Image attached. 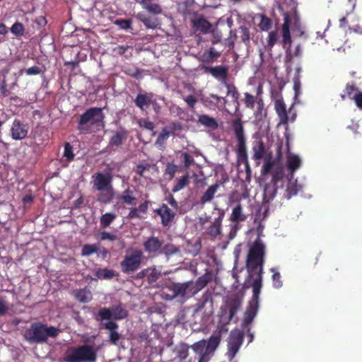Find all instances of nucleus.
Segmentation results:
<instances>
[{
  "instance_id": "obj_2",
  "label": "nucleus",
  "mask_w": 362,
  "mask_h": 362,
  "mask_svg": "<svg viewBox=\"0 0 362 362\" xmlns=\"http://www.w3.org/2000/svg\"><path fill=\"white\" fill-rule=\"evenodd\" d=\"M59 333V329L52 326H47L37 322L33 324L25 332V338L30 343H43L49 337L54 338Z\"/></svg>"
},
{
  "instance_id": "obj_10",
  "label": "nucleus",
  "mask_w": 362,
  "mask_h": 362,
  "mask_svg": "<svg viewBox=\"0 0 362 362\" xmlns=\"http://www.w3.org/2000/svg\"><path fill=\"white\" fill-rule=\"evenodd\" d=\"M28 124L19 119H15L11 127V135L13 140H22L28 133Z\"/></svg>"
},
{
  "instance_id": "obj_25",
  "label": "nucleus",
  "mask_w": 362,
  "mask_h": 362,
  "mask_svg": "<svg viewBox=\"0 0 362 362\" xmlns=\"http://www.w3.org/2000/svg\"><path fill=\"white\" fill-rule=\"evenodd\" d=\"M223 218V214L216 218L213 224L208 228L207 233L213 238H216L221 234V221Z\"/></svg>"
},
{
  "instance_id": "obj_3",
  "label": "nucleus",
  "mask_w": 362,
  "mask_h": 362,
  "mask_svg": "<svg viewBox=\"0 0 362 362\" xmlns=\"http://www.w3.org/2000/svg\"><path fill=\"white\" fill-rule=\"evenodd\" d=\"M98 348L95 346L84 344L69 349L64 357V362H95Z\"/></svg>"
},
{
  "instance_id": "obj_48",
  "label": "nucleus",
  "mask_w": 362,
  "mask_h": 362,
  "mask_svg": "<svg viewBox=\"0 0 362 362\" xmlns=\"http://www.w3.org/2000/svg\"><path fill=\"white\" fill-rule=\"evenodd\" d=\"M271 272L273 273L272 281L274 287L276 288L281 287L282 282L281 281V275L279 272L275 268H272Z\"/></svg>"
},
{
  "instance_id": "obj_24",
  "label": "nucleus",
  "mask_w": 362,
  "mask_h": 362,
  "mask_svg": "<svg viewBox=\"0 0 362 362\" xmlns=\"http://www.w3.org/2000/svg\"><path fill=\"white\" fill-rule=\"evenodd\" d=\"M275 110L278 114L280 122L286 124L288 122V117L286 111L284 103L281 100H276L275 101Z\"/></svg>"
},
{
  "instance_id": "obj_43",
  "label": "nucleus",
  "mask_w": 362,
  "mask_h": 362,
  "mask_svg": "<svg viewBox=\"0 0 362 362\" xmlns=\"http://www.w3.org/2000/svg\"><path fill=\"white\" fill-rule=\"evenodd\" d=\"M195 27L203 32H208L211 29V24L204 18H199L194 22Z\"/></svg>"
},
{
  "instance_id": "obj_14",
  "label": "nucleus",
  "mask_w": 362,
  "mask_h": 362,
  "mask_svg": "<svg viewBox=\"0 0 362 362\" xmlns=\"http://www.w3.org/2000/svg\"><path fill=\"white\" fill-rule=\"evenodd\" d=\"M156 212L160 216L162 223L164 226L169 225L175 216V213L165 204H163L159 209H156Z\"/></svg>"
},
{
  "instance_id": "obj_45",
  "label": "nucleus",
  "mask_w": 362,
  "mask_h": 362,
  "mask_svg": "<svg viewBox=\"0 0 362 362\" xmlns=\"http://www.w3.org/2000/svg\"><path fill=\"white\" fill-rule=\"evenodd\" d=\"M127 137V134L124 131H119L116 133L115 136H113L111 139L110 143L112 145H119L120 144L123 140H124Z\"/></svg>"
},
{
  "instance_id": "obj_28",
  "label": "nucleus",
  "mask_w": 362,
  "mask_h": 362,
  "mask_svg": "<svg viewBox=\"0 0 362 362\" xmlns=\"http://www.w3.org/2000/svg\"><path fill=\"white\" fill-rule=\"evenodd\" d=\"M100 194H99L98 199V201L107 204L110 202V201L114 198L115 192L113 190V187H109L107 189H105L102 191H100Z\"/></svg>"
},
{
  "instance_id": "obj_44",
  "label": "nucleus",
  "mask_w": 362,
  "mask_h": 362,
  "mask_svg": "<svg viewBox=\"0 0 362 362\" xmlns=\"http://www.w3.org/2000/svg\"><path fill=\"white\" fill-rule=\"evenodd\" d=\"M116 218V215L112 213H106L101 216L100 223L103 227L109 226L112 222Z\"/></svg>"
},
{
  "instance_id": "obj_50",
  "label": "nucleus",
  "mask_w": 362,
  "mask_h": 362,
  "mask_svg": "<svg viewBox=\"0 0 362 362\" xmlns=\"http://www.w3.org/2000/svg\"><path fill=\"white\" fill-rule=\"evenodd\" d=\"M357 90V88L353 84H347L344 90V93L341 94V98L344 100L346 98H351L352 94Z\"/></svg>"
},
{
  "instance_id": "obj_31",
  "label": "nucleus",
  "mask_w": 362,
  "mask_h": 362,
  "mask_svg": "<svg viewBox=\"0 0 362 362\" xmlns=\"http://www.w3.org/2000/svg\"><path fill=\"white\" fill-rule=\"evenodd\" d=\"M218 188V185H214L210 186L207 190L205 192L204 195L201 198V203L204 204L206 202H209L213 199L215 193L217 192Z\"/></svg>"
},
{
  "instance_id": "obj_11",
  "label": "nucleus",
  "mask_w": 362,
  "mask_h": 362,
  "mask_svg": "<svg viewBox=\"0 0 362 362\" xmlns=\"http://www.w3.org/2000/svg\"><path fill=\"white\" fill-rule=\"evenodd\" d=\"M93 188L98 191L112 187V177L109 174L97 173L93 175Z\"/></svg>"
},
{
  "instance_id": "obj_18",
  "label": "nucleus",
  "mask_w": 362,
  "mask_h": 362,
  "mask_svg": "<svg viewBox=\"0 0 362 362\" xmlns=\"http://www.w3.org/2000/svg\"><path fill=\"white\" fill-rule=\"evenodd\" d=\"M302 160L300 158L294 153H288L287 155V166L290 170V175H293V173L300 168Z\"/></svg>"
},
{
  "instance_id": "obj_6",
  "label": "nucleus",
  "mask_w": 362,
  "mask_h": 362,
  "mask_svg": "<svg viewBox=\"0 0 362 362\" xmlns=\"http://www.w3.org/2000/svg\"><path fill=\"white\" fill-rule=\"evenodd\" d=\"M243 335L239 330H233L228 338V358L231 361L238 352L243 344Z\"/></svg>"
},
{
  "instance_id": "obj_23",
  "label": "nucleus",
  "mask_w": 362,
  "mask_h": 362,
  "mask_svg": "<svg viewBox=\"0 0 362 362\" xmlns=\"http://www.w3.org/2000/svg\"><path fill=\"white\" fill-rule=\"evenodd\" d=\"M153 102L152 94H139L137 95L135 103L136 105L141 109L144 110L147 108L148 105Z\"/></svg>"
},
{
  "instance_id": "obj_63",
  "label": "nucleus",
  "mask_w": 362,
  "mask_h": 362,
  "mask_svg": "<svg viewBox=\"0 0 362 362\" xmlns=\"http://www.w3.org/2000/svg\"><path fill=\"white\" fill-rule=\"evenodd\" d=\"M8 310V305L2 300H0V316H3Z\"/></svg>"
},
{
  "instance_id": "obj_38",
  "label": "nucleus",
  "mask_w": 362,
  "mask_h": 362,
  "mask_svg": "<svg viewBox=\"0 0 362 362\" xmlns=\"http://www.w3.org/2000/svg\"><path fill=\"white\" fill-rule=\"evenodd\" d=\"M171 132L168 128H164L158 136L155 145L159 148H162L165 141L169 138Z\"/></svg>"
},
{
  "instance_id": "obj_55",
  "label": "nucleus",
  "mask_w": 362,
  "mask_h": 362,
  "mask_svg": "<svg viewBox=\"0 0 362 362\" xmlns=\"http://www.w3.org/2000/svg\"><path fill=\"white\" fill-rule=\"evenodd\" d=\"M64 156L68 160H71L74 158V153L72 146L69 144H66L64 147Z\"/></svg>"
},
{
  "instance_id": "obj_9",
  "label": "nucleus",
  "mask_w": 362,
  "mask_h": 362,
  "mask_svg": "<svg viewBox=\"0 0 362 362\" xmlns=\"http://www.w3.org/2000/svg\"><path fill=\"white\" fill-rule=\"evenodd\" d=\"M127 315V310L120 305L112 307L111 309L103 308L99 311L101 320H108L112 317L115 320H121L126 317Z\"/></svg>"
},
{
  "instance_id": "obj_21",
  "label": "nucleus",
  "mask_w": 362,
  "mask_h": 362,
  "mask_svg": "<svg viewBox=\"0 0 362 362\" xmlns=\"http://www.w3.org/2000/svg\"><path fill=\"white\" fill-rule=\"evenodd\" d=\"M245 103L247 107H249V108H254L255 103H257L258 110L255 113V117L257 119H260L259 114L262 109V105H263L262 102L260 100L257 102V100L255 96H253L247 93H245Z\"/></svg>"
},
{
  "instance_id": "obj_40",
  "label": "nucleus",
  "mask_w": 362,
  "mask_h": 362,
  "mask_svg": "<svg viewBox=\"0 0 362 362\" xmlns=\"http://www.w3.org/2000/svg\"><path fill=\"white\" fill-rule=\"evenodd\" d=\"M162 272L161 268L152 267L148 269L147 279L150 283L155 282L160 276Z\"/></svg>"
},
{
  "instance_id": "obj_16",
  "label": "nucleus",
  "mask_w": 362,
  "mask_h": 362,
  "mask_svg": "<svg viewBox=\"0 0 362 362\" xmlns=\"http://www.w3.org/2000/svg\"><path fill=\"white\" fill-rule=\"evenodd\" d=\"M242 300L239 297L230 298L226 302V308L228 310V320H231L234 315L241 305Z\"/></svg>"
},
{
  "instance_id": "obj_26",
  "label": "nucleus",
  "mask_w": 362,
  "mask_h": 362,
  "mask_svg": "<svg viewBox=\"0 0 362 362\" xmlns=\"http://www.w3.org/2000/svg\"><path fill=\"white\" fill-rule=\"evenodd\" d=\"M282 40L283 43L286 45H288L289 46L291 44V38L289 30V23H288V16H285L284 17V23L282 25Z\"/></svg>"
},
{
  "instance_id": "obj_12",
  "label": "nucleus",
  "mask_w": 362,
  "mask_h": 362,
  "mask_svg": "<svg viewBox=\"0 0 362 362\" xmlns=\"http://www.w3.org/2000/svg\"><path fill=\"white\" fill-rule=\"evenodd\" d=\"M192 281H187L183 284H175L173 286L174 291L177 292V297L189 298L194 294L192 293L193 288L192 286Z\"/></svg>"
},
{
  "instance_id": "obj_15",
  "label": "nucleus",
  "mask_w": 362,
  "mask_h": 362,
  "mask_svg": "<svg viewBox=\"0 0 362 362\" xmlns=\"http://www.w3.org/2000/svg\"><path fill=\"white\" fill-rule=\"evenodd\" d=\"M162 244L163 242L158 238L151 237L144 243V246L148 253L156 255L159 252Z\"/></svg>"
},
{
  "instance_id": "obj_33",
  "label": "nucleus",
  "mask_w": 362,
  "mask_h": 362,
  "mask_svg": "<svg viewBox=\"0 0 362 362\" xmlns=\"http://www.w3.org/2000/svg\"><path fill=\"white\" fill-rule=\"evenodd\" d=\"M119 199L122 200L125 204L131 206H135L136 204V199L133 195V192L127 189L119 197Z\"/></svg>"
},
{
  "instance_id": "obj_36",
  "label": "nucleus",
  "mask_w": 362,
  "mask_h": 362,
  "mask_svg": "<svg viewBox=\"0 0 362 362\" xmlns=\"http://www.w3.org/2000/svg\"><path fill=\"white\" fill-rule=\"evenodd\" d=\"M173 286L174 283H172L163 288L162 291V296L165 300H170L177 297L176 293L177 292H174Z\"/></svg>"
},
{
  "instance_id": "obj_51",
  "label": "nucleus",
  "mask_w": 362,
  "mask_h": 362,
  "mask_svg": "<svg viewBox=\"0 0 362 362\" xmlns=\"http://www.w3.org/2000/svg\"><path fill=\"white\" fill-rule=\"evenodd\" d=\"M12 34L16 36H21L24 33V27L21 23H15L11 28Z\"/></svg>"
},
{
  "instance_id": "obj_19",
  "label": "nucleus",
  "mask_w": 362,
  "mask_h": 362,
  "mask_svg": "<svg viewBox=\"0 0 362 362\" xmlns=\"http://www.w3.org/2000/svg\"><path fill=\"white\" fill-rule=\"evenodd\" d=\"M235 132L238 141V149L240 154L246 153V144L243 134V128L241 124H235Z\"/></svg>"
},
{
  "instance_id": "obj_60",
  "label": "nucleus",
  "mask_w": 362,
  "mask_h": 362,
  "mask_svg": "<svg viewBox=\"0 0 362 362\" xmlns=\"http://www.w3.org/2000/svg\"><path fill=\"white\" fill-rule=\"evenodd\" d=\"M177 170V166L174 164H168L165 168V173L170 175V177H173Z\"/></svg>"
},
{
  "instance_id": "obj_64",
  "label": "nucleus",
  "mask_w": 362,
  "mask_h": 362,
  "mask_svg": "<svg viewBox=\"0 0 362 362\" xmlns=\"http://www.w3.org/2000/svg\"><path fill=\"white\" fill-rule=\"evenodd\" d=\"M293 89L295 91V97L300 93V83L298 79L294 81Z\"/></svg>"
},
{
  "instance_id": "obj_29",
  "label": "nucleus",
  "mask_w": 362,
  "mask_h": 362,
  "mask_svg": "<svg viewBox=\"0 0 362 362\" xmlns=\"http://www.w3.org/2000/svg\"><path fill=\"white\" fill-rule=\"evenodd\" d=\"M143 8L147 10L148 12L158 14L161 13L160 7L151 0H142L140 2Z\"/></svg>"
},
{
  "instance_id": "obj_20",
  "label": "nucleus",
  "mask_w": 362,
  "mask_h": 362,
  "mask_svg": "<svg viewBox=\"0 0 362 362\" xmlns=\"http://www.w3.org/2000/svg\"><path fill=\"white\" fill-rule=\"evenodd\" d=\"M211 275L209 273H206L202 276H200L195 282L192 281V286L193 288L192 293L194 294L197 293L199 291H201L206 284L211 281Z\"/></svg>"
},
{
  "instance_id": "obj_57",
  "label": "nucleus",
  "mask_w": 362,
  "mask_h": 362,
  "mask_svg": "<svg viewBox=\"0 0 362 362\" xmlns=\"http://www.w3.org/2000/svg\"><path fill=\"white\" fill-rule=\"evenodd\" d=\"M115 23L122 29H129L131 28V21L129 20H117Z\"/></svg>"
},
{
  "instance_id": "obj_53",
  "label": "nucleus",
  "mask_w": 362,
  "mask_h": 362,
  "mask_svg": "<svg viewBox=\"0 0 362 362\" xmlns=\"http://www.w3.org/2000/svg\"><path fill=\"white\" fill-rule=\"evenodd\" d=\"M278 40V34L276 31L269 33L267 37V46L272 47Z\"/></svg>"
},
{
  "instance_id": "obj_49",
  "label": "nucleus",
  "mask_w": 362,
  "mask_h": 362,
  "mask_svg": "<svg viewBox=\"0 0 362 362\" xmlns=\"http://www.w3.org/2000/svg\"><path fill=\"white\" fill-rule=\"evenodd\" d=\"M276 194V189L273 186H266L264 192V199L267 202L272 199Z\"/></svg>"
},
{
  "instance_id": "obj_46",
  "label": "nucleus",
  "mask_w": 362,
  "mask_h": 362,
  "mask_svg": "<svg viewBox=\"0 0 362 362\" xmlns=\"http://www.w3.org/2000/svg\"><path fill=\"white\" fill-rule=\"evenodd\" d=\"M226 87L227 88V95L232 98L234 103L238 104V93L236 88L228 83L225 82Z\"/></svg>"
},
{
  "instance_id": "obj_58",
  "label": "nucleus",
  "mask_w": 362,
  "mask_h": 362,
  "mask_svg": "<svg viewBox=\"0 0 362 362\" xmlns=\"http://www.w3.org/2000/svg\"><path fill=\"white\" fill-rule=\"evenodd\" d=\"M182 157L183 158L185 167H189L194 163L193 158L187 153H183Z\"/></svg>"
},
{
  "instance_id": "obj_32",
  "label": "nucleus",
  "mask_w": 362,
  "mask_h": 362,
  "mask_svg": "<svg viewBox=\"0 0 362 362\" xmlns=\"http://www.w3.org/2000/svg\"><path fill=\"white\" fill-rule=\"evenodd\" d=\"M230 221L236 223L245 220V216L243 214V208L240 204H238L232 211L230 216Z\"/></svg>"
},
{
  "instance_id": "obj_13",
  "label": "nucleus",
  "mask_w": 362,
  "mask_h": 362,
  "mask_svg": "<svg viewBox=\"0 0 362 362\" xmlns=\"http://www.w3.org/2000/svg\"><path fill=\"white\" fill-rule=\"evenodd\" d=\"M204 309H205L207 315H211L213 313L212 298L209 293H205L202 296V301L198 305L196 312L202 313Z\"/></svg>"
},
{
  "instance_id": "obj_7",
  "label": "nucleus",
  "mask_w": 362,
  "mask_h": 362,
  "mask_svg": "<svg viewBox=\"0 0 362 362\" xmlns=\"http://www.w3.org/2000/svg\"><path fill=\"white\" fill-rule=\"evenodd\" d=\"M142 255L141 250H136L131 254L126 255L121 263L122 271L124 273H129L139 269L141 265Z\"/></svg>"
},
{
  "instance_id": "obj_1",
  "label": "nucleus",
  "mask_w": 362,
  "mask_h": 362,
  "mask_svg": "<svg viewBox=\"0 0 362 362\" xmlns=\"http://www.w3.org/2000/svg\"><path fill=\"white\" fill-rule=\"evenodd\" d=\"M265 247L258 238L251 246L247 257L246 267L247 278L246 284L252 287L253 295L245 313L243 321L244 329L252 322L259 308V296L262 282V265Z\"/></svg>"
},
{
  "instance_id": "obj_37",
  "label": "nucleus",
  "mask_w": 362,
  "mask_h": 362,
  "mask_svg": "<svg viewBox=\"0 0 362 362\" xmlns=\"http://www.w3.org/2000/svg\"><path fill=\"white\" fill-rule=\"evenodd\" d=\"M76 298L82 303H87L92 299V293L89 290L81 289L76 292Z\"/></svg>"
},
{
  "instance_id": "obj_4",
  "label": "nucleus",
  "mask_w": 362,
  "mask_h": 362,
  "mask_svg": "<svg viewBox=\"0 0 362 362\" xmlns=\"http://www.w3.org/2000/svg\"><path fill=\"white\" fill-rule=\"evenodd\" d=\"M220 343L217 336H211L209 340H200L191 346L195 353L198 362H209Z\"/></svg>"
},
{
  "instance_id": "obj_54",
  "label": "nucleus",
  "mask_w": 362,
  "mask_h": 362,
  "mask_svg": "<svg viewBox=\"0 0 362 362\" xmlns=\"http://www.w3.org/2000/svg\"><path fill=\"white\" fill-rule=\"evenodd\" d=\"M138 122L141 127L148 130H153L154 129V124L146 119H140Z\"/></svg>"
},
{
  "instance_id": "obj_17",
  "label": "nucleus",
  "mask_w": 362,
  "mask_h": 362,
  "mask_svg": "<svg viewBox=\"0 0 362 362\" xmlns=\"http://www.w3.org/2000/svg\"><path fill=\"white\" fill-rule=\"evenodd\" d=\"M303 187L301 185L298 183L296 179H294L293 175H290L286 185V193L288 198H291L292 196H295L297 193L302 189Z\"/></svg>"
},
{
  "instance_id": "obj_34",
  "label": "nucleus",
  "mask_w": 362,
  "mask_h": 362,
  "mask_svg": "<svg viewBox=\"0 0 362 362\" xmlns=\"http://www.w3.org/2000/svg\"><path fill=\"white\" fill-rule=\"evenodd\" d=\"M137 18L141 21H142L145 26L148 28L155 29L159 24L156 18L144 17L143 14L141 13H138Z\"/></svg>"
},
{
  "instance_id": "obj_22",
  "label": "nucleus",
  "mask_w": 362,
  "mask_h": 362,
  "mask_svg": "<svg viewBox=\"0 0 362 362\" xmlns=\"http://www.w3.org/2000/svg\"><path fill=\"white\" fill-rule=\"evenodd\" d=\"M204 103L206 105L209 106L210 108L213 107H218L219 105L221 106H223L226 104L227 100L225 98L219 97L214 94H211L209 96L206 97L204 99Z\"/></svg>"
},
{
  "instance_id": "obj_59",
  "label": "nucleus",
  "mask_w": 362,
  "mask_h": 362,
  "mask_svg": "<svg viewBox=\"0 0 362 362\" xmlns=\"http://www.w3.org/2000/svg\"><path fill=\"white\" fill-rule=\"evenodd\" d=\"M27 75H37L40 74L41 69L38 66H34L25 70Z\"/></svg>"
},
{
  "instance_id": "obj_47",
  "label": "nucleus",
  "mask_w": 362,
  "mask_h": 362,
  "mask_svg": "<svg viewBox=\"0 0 362 362\" xmlns=\"http://www.w3.org/2000/svg\"><path fill=\"white\" fill-rule=\"evenodd\" d=\"M98 249V247L96 245H84L82 248L81 255L83 256H90L97 252Z\"/></svg>"
},
{
  "instance_id": "obj_39",
  "label": "nucleus",
  "mask_w": 362,
  "mask_h": 362,
  "mask_svg": "<svg viewBox=\"0 0 362 362\" xmlns=\"http://www.w3.org/2000/svg\"><path fill=\"white\" fill-rule=\"evenodd\" d=\"M95 275L98 279H110L115 276V272L107 269H100L95 272Z\"/></svg>"
},
{
  "instance_id": "obj_52",
  "label": "nucleus",
  "mask_w": 362,
  "mask_h": 362,
  "mask_svg": "<svg viewBox=\"0 0 362 362\" xmlns=\"http://www.w3.org/2000/svg\"><path fill=\"white\" fill-rule=\"evenodd\" d=\"M259 26L261 30L267 31L271 28L272 21L269 18L262 16Z\"/></svg>"
},
{
  "instance_id": "obj_42",
  "label": "nucleus",
  "mask_w": 362,
  "mask_h": 362,
  "mask_svg": "<svg viewBox=\"0 0 362 362\" xmlns=\"http://www.w3.org/2000/svg\"><path fill=\"white\" fill-rule=\"evenodd\" d=\"M189 183V177L187 175L182 176L177 179V183L173 188V192H177L182 189L185 187H186Z\"/></svg>"
},
{
  "instance_id": "obj_62",
  "label": "nucleus",
  "mask_w": 362,
  "mask_h": 362,
  "mask_svg": "<svg viewBox=\"0 0 362 362\" xmlns=\"http://www.w3.org/2000/svg\"><path fill=\"white\" fill-rule=\"evenodd\" d=\"M230 233H229V238L230 240H232L236 235L237 231L238 230V224L235 223V224L230 225Z\"/></svg>"
},
{
  "instance_id": "obj_30",
  "label": "nucleus",
  "mask_w": 362,
  "mask_h": 362,
  "mask_svg": "<svg viewBox=\"0 0 362 362\" xmlns=\"http://www.w3.org/2000/svg\"><path fill=\"white\" fill-rule=\"evenodd\" d=\"M105 328L110 331V340L116 344L119 339V334L117 332V325L112 321H108L105 325Z\"/></svg>"
},
{
  "instance_id": "obj_27",
  "label": "nucleus",
  "mask_w": 362,
  "mask_h": 362,
  "mask_svg": "<svg viewBox=\"0 0 362 362\" xmlns=\"http://www.w3.org/2000/svg\"><path fill=\"white\" fill-rule=\"evenodd\" d=\"M209 73L216 78L223 80L226 79L228 70L223 66L211 67L209 69Z\"/></svg>"
},
{
  "instance_id": "obj_56",
  "label": "nucleus",
  "mask_w": 362,
  "mask_h": 362,
  "mask_svg": "<svg viewBox=\"0 0 362 362\" xmlns=\"http://www.w3.org/2000/svg\"><path fill=\"white\" fill-rule=\"evenodd\" d=\"M351 98L354 100L356 105L362 110V92L357 91Z\"/></svg>"
},
{
  "instance_id": "obj_35",
  "label": "nucleus",
  "mask_w": 362,
  "mask_h": 362,
  "mask_svg": "<svg viewBox=\"0 0 362 362\" xmlns=\"http://www.w3.org/2000/svg\"><path fill=\"white\" fill-rule=\"evenodd\" d=\"M199 122L202 125L211 129H216L218 127L216 121L214 118L206 115H202L199 117Z\"/></svg>"
},
{
  "instance_id": "obj_41",
  "label": "nucleus",
  "mask_w": 362,
  "mask_h": 362,
  "mask_svg": "<svg viewBox=\"0 0 362 362\" xmlns=\"http://www.w3.org/2000/svg\"><path fill=\"white\" fill-rule=\"evenodd\" d=\"M253 158L255 160H260L264 154V148L262 142H257L254 145L253 148Z\"/></svg>"
},
{
  "instance_id": "obj_5",
  "label": "nucleus",
  "mask_w": 362,
  "mask_h": 362,
  "mask_svg": "<svg viewBox=\"0 0 362 362\" xmlns=\"http://www.w3.org/2000/svg\"><path fill=\"white\" fill-rule=\"evenodd\" d=\"M103 119L100 108H90L81 115L78 128L83 132L93 131L103 125Z\"/></svg>"
},
{
  "instance_id": "obj_8",
  "label": "nucleus",
  "mask_w": 362,
  "mask_h": 362,
  "mask_svg": "<svg viewBox=\"0 0 362 362\" xmlns=\"http://www.w3.org/2000/svg\"><path fill=\"white\" fill-rule=\"evenodd\" d=\"M262 173L266 175L272 173V180L275 184L281 180L284 177V168L280 165H274V162L270 159H267L262 166Z\"/></svg>"
},
{
  "instance_id": "obj_61",
  "label": "nucleus",
  "mask_w": 362,
  "mask_h": 362,
  "mask_svg": "<svg viewBox=\"0 0 362 362\" xmlns=\"http://www.w3.org/2000/svg\"><path fill=\"white\" fill-rule=\"evenodd\" d=\"M184 100L186 102V103L189 107H194V105L197 102V98L192 95L185 97L184 98Z\"/></svg>"
}]
</instances>
